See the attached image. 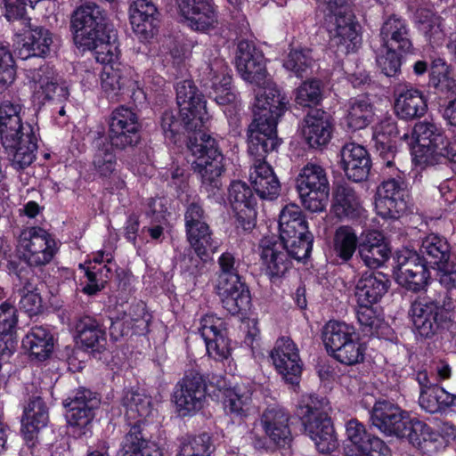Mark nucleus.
<instances>
[{
    "instance_id": "c756f323",
    "label": "nucleus",
    "mask_w": 456,
    "mask_h": 456,
    "mask_svg": "<svg viewBox=\"0 0 456 456\" xmlns=\"http://www.w3.org/2000/svg\"><path fill=\"white\" fill-rule=\"evenodd\" d=\"M49 420L45 403L40 396L33 397L24 408L21 419V433L27 442L37 438L38 432L46 427Z\"/></svg>"
},
{
    "instance_id": "39448f33",
    "label": "nucleus",
    "mask_w": 456,
    "mask_h": 456,
    "mask_svg": "<svg viewBox=\"0 0 456 456\" xmlns=\"http://www.w3.org/2000/svg\"><path fill=\"white\" fill-rule=\"evenodd\" d=\"M326 398L304 395L297 406V415L302 421L305 434L314 442L321 453H329L338 446V440L328 411Z\"/></svg>"
},
{
    "instance_id": "bf43d9fd",
    "label": "nucleus",
    "mask_w": 456,
    "mask_h": 456,
    "mask_svg": "<svg viewBox=\"0 0 456 456\" xmlns=\"http://www.w3.org/2000/svg\"><path fill=\"white\" fill-rule=\"evenodd\" d=\"M425 13V20H420L426 41L431 47L436 48L443 45L445 40V33L444 31L443 19L440 16L433 14L425 10L420 11V14Z\"/></svg>"
},
{
    "instance_id": "7ed1b4c3",
    "label": "nucleus",
    "mask_w": 456,
    "mask_h": 456,
    "mask_svg": "<svg viewBox=\"0 0 456 456\" xmlns=\"http://www.w3.org/2000/svg\"><path fill=\"white\" fill-rule=\"evenodd\" d=\"M318 10L323 16L330 45L336 52L348 54L357 51L362 38L358 23L348 0H317Z\"/></svg>"
},
{
    "instance_id": "c03bdc74",
    "label": "nucleus",
    "mask_w": 456,
    "mask_h": 456,
    "mask_svg": "<svg viewBox=\"0 0 456 456\" xmlns=\"http://www.w3.org/2000/svg\"><path fill=\"white\" fill-rule=\"evenodd\" d=\"M456 395L450 394L443 387L436 385L420 390L419 403L420 407L429 413H436L444 411L453 405Z\"/></svg>"
},
{
    "instance_id": "412c9836",
    "label": "nucleus",
    "mask_w": 456,
    "mask_h": 456,
    "mask_svg": "<svg viewBox=\"0 0 456 456\" xmlns=\"http://www.w3.org/2000/svg\"><path fill=\"white\" fill-rule=\"evenodd\" d=\"M379 36L386 49L398 50L401 54L414 53L409 25L404 19L395 14L390 15L383 21Z\"/></svg>"
},
{
    "instance_id": "603ef678",
    "label": "nucleus",
    "mask_w": 456,
    "mask_h": 456,
    "mask_svg": "<svg viewBox=\"0 0 456 456\" xmlns=\"http://www.w3.org/2000/svg\"><path fill=\"white\" fill-rule=\"evenodd\" d=\"M214 445L208 434L184 436L179 439V452L176 456H211Z\"/></svg>"
},
{
    "instance_id": "423d86ee",
    "label": "nucleus",
    "mask_w": 456,
    "mask_h": 456,
    "mask_svg": "<svg viewBox=\"0 0 456 456\" xmlns=\"http://www.w3.org/2000/svg\"><path fill=\"white\" fill-rule=\"evenodd\" d=\"M278 119L271 118L264 121L261 118L253 119L248 130V151L254 158L249 172L252 185L259 179L274 175L272 167L265 160L268 152L275 151L281 144L277 136Z\"/></svg>"
},
{
    "instance_id": "393cba45",
    "label": "nucleus",
    "mask_w": 456,
    "mask_h": 456,
    "mask_svg": "<svg viewBox=\"0 0 456 456\" xmlns=\"http://www.w3.org/2000/svg\"><path fill=\"white\" fill-rule=\"evenodd\" d=\"M390 281L383 273L365 272L356 281L354 297L357 304L373 305L387 294Z\"/></svg>"
},
{
    "instance_id": "09e8293b",
    "label": "nucleus",
    "mask_w": 456,
    "mask_h": 456,
    "mask_svg": "<svg viewBox=\"0 0 456 456\" xmlns=\"http://www.w3.org/2000/svg\"><path fill=\"white\" fill-rule=\"evenodd\" d=\"M405 430H403L399 437L407 438L415 447L425 449L428 443L436 440L437 434L425 422L409 417V423L405 424Z\"/></svg>"
},
{
    "instance_id": "20e7f679",
    "label": "nucleus",
    "mask_w": 456,
    "mask_h": 456,
    "mask_svg": "<svg viewBox=\"0 0 456 456\" xmlns=\"http://www.w3.org/2000/svg\"><path fill=\"white\" fill-rule=\"evenodd\" d=\"M189 149L195 159L191 168L200 180L201 187L215 196L222 188V175L225 171L224 157L217 141L204 131L190 138Z\"/></svg>"
},
{
    "instance_id": "4468645a",
    "label": "nucleus",
    "mask_w": 456,
    "mask_h": 456,
    "mask_svg": "<svg viewBox=\"0 0 456 456\" xmlns=\"http://www.w3.org/2000/svg\"><path fill=\"white\" fill-rule=\"evenodd\" d=\"M179 14L195 31L208 32L219 24L218 6L215 0H175Z\"/></svg>"
},
{
    "instance_id": "69168bd1",
    "label": "nucleus",
    "mask_w": 456,
    "mask_h": 456,
    "mask_svg": "<svg viewBox=\"0 0 456 456\" xmlns=\"http://www.w3.org/2000/svg\"><path fill=\"white\" fill-rule=\"evenodd\" d=\"M309 49L291 50L284 61V67L297 77H303L313 65L314 59Z\"/></svg>"
},
{
    "instance_id": "864d4df0",
    "label": "nucleus",
    "mask_w": 456,
    "mask_h": 456,
    "mask_svg": "<svg viewBox=\"0 0 456 456\" xmlns=\"http://www.w3.org/2000/svg\"><path fill=\"white\" fill-rule=\"evenodd\" d=\"M217 265L215 285L242 281L240 275V261L233 253H222L217 259Z\"/></svg>"
},
{
    "instance_id": "49530a36",
    "label": "nucleus",
    "mask_w": 456,
    "mask_h": 456,
    "mask_svg": "<svg viewBox=\"0 0 456 456\" xmlns=\"http://www.w3.org/2000/svg\"><path fill=\"white\" fill-rule=\"evenodd\" d=\"M31 273L32 270L29 268H20L15 273L23 285V289L27 291L21 296L20 308L30 316L37 314L42 307V298L38 293L35 292L36 286L33 281V275L29 277Z\"/></svg>"
},
{
    "instance_id": "c9c22d12",
    "label": "nucleus",
    "mask_w": 456,
    "mask_h": 456,
    "mask_svg": "<svg viewBox=\"0 0 456 456\" xmlns=\"http://www.w3.org/2000/svg\"><path fill=\"white\" fill-rule=\"evenodd\" d=\"M129 430L125 435L116 456H144L150 446V434L146 423L127 422Z\"/></svg>"
},
{
    "instance_id": "9b49d317",
    "label": "nucleus",
    "mask_w": 456,
    "mask_h": 456,
    "mask_svg": "<svg viewBox=\"0 0 456 456\" xmlns=\"http://www.w3.org/2000/svg\"><path fill=\"white\" fill-rule=\"evenodd\" d=\"M207 383L204 377L197 371L184 374L174 389L173 400L178 413L191 416L200 411L206 403Z\"/></svg>"
},
{
    "instance_id": "680f3d73",
    "label": "nucleus",
    "mask_w": 456,
    "mask_h": 456,
    "mask_svg": "<svg viewBox=\"0 0 456 456\" xmlns=\"http://www.w3.org/2000/svg\"><path fill=\"white\" fill-rule=\"evenodd\" d=\"M355 314L361 330L365 335L374 336L378 334V330L383 325V319L377 314L372 305L357 304Z\"/></svg>"
},
{
    "instance_id": "cd10ccee",
    "label": "nucleus",
    "mask_w": 456,
    "mask_h": 456,
    "mask_svg": "<svg viewBox=\"0 0 456 456\" xmlns=\"http://www.w3.org/2000/svg\"><path fill=\"white\" fill-rule=\"evenodd\" d=\"M22 348L31 360L45 361L54 347V338L51 330L45 326H33L22 338Z\"/></svg>"
},
{
    "instance_id": "338daca9",
    "label": "nucleus",
    "mask_w": 456,
    "mask_h": 456,
    "mask_svg": "<svg viewBox=\"0 0 456 456\" xmlns=\"http://www.w3.org/2000/svg\"><path fill=\"white\" fill-rule=\"evenodd\" d=\"M85 271L86 277L87 278V283L84 286L82 290L87 295H95L104 288V284L107 282L110 269L106 265H93L87 267Z\"/></svg>"
},
{
    "instance_id": "2eb2a0df",
    "label": "nucleus",
    "mask_w": 456,
    "mask_h": 456,
    "mask_svg": "<svg viewBox=\"0 0 456 456\" xmlns=\"http://www.w3.org/2000/svg\"><path fill=\"white\" fill-rule=\"evenodd\" d=\"M406 198L407 191L400 177L383 181L375 200L377 214L382 218H399L407 209Z\"/></svg>"
},
{
    "instance_id": "6e6d98bb",
    "label": "nucleus",
    "mask_w": 456,
    "mask_h": 456,
    "mask_svg": "<svg viewBox=\"0 0 456 456\" xmlns=\"http://www.w3.org/2000/svg\"><path fill=\"white\" fill-rule=\"evenodd\" d=\"M288 256L297 261H303L310 256L313 248V234L307 231L305 234H297L292 238H281Z\"/></svg>"
},
{
    "instance_id": "6e6552de",
    "label": "nucleus",
    "mask_w": 456,
    "mask_h": 456,
    "mask_svg": "<svg viewBox=\"0 0 456 456\" xmlns=\"http://www.w3.org/2000/svg\"><path fill=\"white\" fill-rule=\"evenodd\" d=\"M100 398L89 389L80 387L67 398L63 404L68 408L66 419L77 437L91 435L94 411L100 405Z\"/></svg>"
},
{
    "instance_id": "0e129e2a",
    "label": "nucleus",
    "mask_w": 456,
    "mask_h": 456,
    "mask_svg": "<svg viewBox=\"0 0 456 456\" xmlns=\"http://www.w3.org/2000/svg\"><path fill=\"white\" fill-rule=\"evenodd\" d=\"M16 69L9 48L0 43V93L4 92L15 80Z\"/></svg>"
},
{
    "instance_id": "e433bc0d",
    "label": "nucleus",
    "mask_w": 456,
    "mask_h": 456,
    "mask_svg": "<svg viewBox=\"0 0 456 456\" xmlns=\"http://www.w3.org/2000/svg\"><path fill=\"white\" fill-rule=\"evenodd\" d=\"M374 109L366 96L351 98L346 104L344 123L353 131L367 127L373 120Z\"/></svg>"
},
{
    "instance_id": "ddd939ff",
    "label": "nucleus",
    "mask_w": 456,
    "mask_h": 456,
    "mask_svg": "<svg viewBox=\"0 0 456 456\" xmlns=\"http://www.w3.org/2000/svg\"><path fill=\"white\" fill-rule=\"evenodd\" d=\"M176 101L179 115L183 117L187 128L199 129L204 126L208 120L206 102L192 81L183 80L177 83Z\"/></svg>"
},
{
    "instance_id": "79ce46f5",
    "label": "nucleus",
    "mask_w": 456,
    "mask_h": 456,
    "mask_svg": "<svg viewBox=\"0 0 456 456\" xmlns=\"http://www.w3.org/2000/svg\"><path fill=\"white\" fill-rule=\"evenodd\" d=\"M280 238H292L308 231L307 222L299 206L288 204L279 216Z\"/></svg>"
},
{
    "instance_id": "0eeeda50",
    "label": "nucleus",
    "mask_w": 456,
    "mask_h": 456,
    "mask_svg": "<svg viewBox=\"0 0 456 456\" xmlns=\"http://www.w3.org/2000/svg\"><path fill=\"white\" fill-rule=\"evenodd\" d=\"M451 307V298L447 291L438 294L437 297H421L411 306L413 330L417 336L430 338L437 333L445 317L444 310Z\"/></svg>"
},
{
    "instance_id": "f257e3e1",
    "label": "nucleus",
    "mask_w": 456,
    "mask_h": 456,
    "mask_svg": "<svg viewBox=\"0 0 456 456\" xmlns=\"http://www.w3.org/2000/svg\"><path fill=\"white\" fill-rule=\"evenodd\" d=\"M235 64L241 78L257 86L253 108L254 119H279L289 102L277 85L268 77L262 52L252 43L241 40L238 44Z\"/></svg>"
},
{
    "instance_id": "a19ab883",
    "label": "nucleus",
    "mask_w": 456,
    "mask_h": 456,
    "mask_svg": "<svg viewBox=\"0 0 456 456\" xmlns=\"http://www.w3.org/2000/svg\"><path fill=\"white\" fill-rule=\"evenodd\" d=\"M331 249L340 264L350 261L356 249L359 250V238L355 230L349 225H341L337 228Z\"/></svg>"
},
{
    "instance_id": "473e14b6",
    "label": "nucleus",
    "mask_w": 456,
    "mask_h": 456,
    "mask_svg": "<svg viewBox=\"0 0 456 456\" xmlns=\"http://www.w3.org/2000/svg\"><path fill=\"white\" fill-rule=\"evenodd\" d=\"M121 403L127 422L146 423L153 411L151 397L138 390L125 391Z\"/></svg>"
},
{
    "instance_id": "8fccbe9b",
    "label": "nucleus",
    "mask_w": 456,
    "mask_h": 456,
    "mask_svg": "<svg viewBox=\"0 0 456 456\" xmlns=\"http://www.w3.org/2000/svg\"><path fill=\"white\" fill-rule=\"evenodd\" d=\"M93 165L100 177H113L117 180L116 189H122L125 186V182L118 175L117 158L110 149H99L94 156Z\"/></svg>"
},
{
    "instance_id": "3c124183",
    "label": "nucleus",
    "mask_w": 456,
    "mask_h": 456,
    "mask_svg": "<svg viewBox=\"0 0 456 456\" xmlns=\"http://www.w3.org/2000/svg\"><path fill=\"white\" fill-rule=\"evenodd\" d=\"M297 188H330L326 169L320 164L309 162L299 171Z\"/></svg>"
},
{
    "instance_id": "b1692460",
    "label": "nucleus",
    "mask_w": 456,
    "mask_h": 456,
    "mask_svg": "<svg viewBox=\"0 0 456 456\" xmlns=\"http://www.w3.org/2000/svg\"><path fill=\"white\" fill-rule=\"evenodd\" d=\"M290 415L279 405L267 407L261 416V424L266 436L275 444L284 447L292 441L289 426Z\"/></svg>"
},
{
    "instance_id": "37998d69",
    "label": "nucleus",
    "mask_w": 456,
    "mask_h": 456,
    "mask_svg": "<svg viewBox=\"0 0 456 456\" xmlns=\"http://www.w3.org/2000/svg\"><path fill=\"white\" fill-rule=\"evenodd\" d=\"M224 410L233 418L243 419L249 415L252 409V393L235 386L224 389Z\"/></svg>"
},
{
    "instance_id": "a878e982",
    "label": "nucleus",
    "mask_w": 456,
    "mask_h": 456,
    "mask_svg": "<svg viewBox=\"0 0 456 456\" xmlns=\"http://www.w3.org/2000/svg\"><path fill=\"white\" fill-rule=\"evenodd\" d=\"M332 124L330 115L323 110H314L305 118L302 134L311 148H320L328 144L331 138Z\"/></svg>"
},
{
    "instance_id": "1a4fd4ad",
    "label": "nucleus",
    "mask_w": 456,
    "mask_h": 456,
    "mask_svg": "<svg viewBox=\"0 0 456 456\" xmlns=\"http://www.w3.org/2000/svg\"><path fill=\"white\" fill-rule=\"evenodd\" d=\"M19 248L29 269L47 265L57 251L55 240L37 226L28 227L20 232Z\"/></svg>"
},
{
    "instance_id": "4be33fe9",
    "label": "nucleus",
    "mask_w": 456,
    "mask_h": 456,
    "mask_svg": "<svg viewBox=\"0 0 456 456\" xmlns=\"http://www.w3.org/2000/svg\"><path fill=\"white\" fill-rule=\"evenodd\" d=\"M341 166L346 176L355 183L369 176L371 160L367 150L355 142H347L340 150Z\"/></svg>"
},
{
    "instance_id": "bb28decb",
    "label": "nucleus",
    "mask_w": 456,
    "mask_h": 456,
    "mask_svg": "<svg viewBox=\"0 0 456 456\" xmlns=\"http://www.w3.org/2000/svg\"><path fill=\"white\" fill-rule=\"evenodd\" d=\"M22 41L15 47V53L18 58L24 61L31 57L45 58L50 53L53 42L52 32L44 27L28 30Z\"/></svg>"
},
{
    "instance_id": "6ab92c4d",
    "label": "nucleus",
    "mask_w": 456,
    "mask_h": 456,
    "mask_svg": "<svg viewBox=\"0 0 456 456\" xmlns=\"http://www.w3.org/2000/svg\"><path fill=\"white\" fill-rule=\"evenodd\" d=\"M189 247L179 256L178 265L185 279L195 282L201 276L210 253L217 249L215 242L188 241Z\"/></svg>"
},
{
    "instance_id": "4d7b16f0",
    "label": "nucleus",
    "mask_w": 456,
    "mask_h": 456,
    "mask_svg": "<svg viewBox=\"0 0 456 456\" xmlns=\"http://www.w3.org/2000/svg\"><path fill=\"white\" fill-rule=\"evenodd\" d=\"M330 354L345 365H354L363 362L365 346L359 341L355 335V337L350 338Z\"/></svg>"
},
{
    "instance_id": "4c0bfd02",
    "label": "nucleus",
    "mask_w": 456,
    "mask_h": 456,
    "mask_svg": "<svg viewBox=\"0 0 456 456\" xmlns=\"http://www.w3.org/2000/svg\"><path fill=\"white\" fill-rule=\"evenodd\" d=\"M129 68L121 63L117 66H104L102 73V88L110 100H118V96L123 94L131 83Z\"/></svg>"
},
{
    "instance_id": "f8f14e48",
    "label": "nucleus",
    "mask_w": 456,
    "mask_h": 456,
    "mask_svg": "<svg viewBox=\"0 0 456 456\" xmlns=\"http://www.w3.org/2000/svg\"><path fill=\"white\" fill-rule=\"evenodd\" d=\"M138 117L130 108L123 105L113 110L109 122L108 136L112 147L125 150L140 142Z\"/></svg>"
},
{
    "instance_id": "9d476101",
    "label": "nucleus",
    "mask_w": 456,
    "mask_h": 456,
    "mask_svg": "<svg viewBox=\"0 0 456 456\" xmlns=\"http://www.w3.org/2000/svg\"><path fill=\"white\" fill-rule=\"evenodd\" d=\"M71 26L74 41L78 47L94 46V40L106 32V15L94 3H86L73 13Z\"/></svg>"
},
{
    "instance_id": "aec40b11",
    "label": "nucleus",
    "mask_w": 456,
    "mask_h": 456,
    "mask_svg": "<svg viewBox=\"0 0 456 456\" xmlns=\"http://www.w3.org/2000/svg\"><path fill=\"white\" fill-rule=\"evenodd\" d=\"M409 413L399 406L388 401H379L373 406L370 419L384 434L399 437L405 430V424L409 423Z\"/></svg>"
},
{
    "instance_id": "5701e85b",
    "label": "nucleus",
    "mask_w": 456,
    "mask_h": 456,
    "mask_svg": "<svg viewBox=\"0 0 456 456\" xmlns=\"http://www.w3.org/2000/svg\"><path fill=\"white\" fill-rule=\"evenodd\" d=\"M159 12L155 4L148 0H136L129 9L130 22L141 41L152 38L159 26Z\"/></svg>"
},
{
    "instance_id": "774afa93",
    "label": "nucleus",
    "mask_w": 456,
    "mask_h": 456,
    "mask_svg": "<svg viewBox=\"0 0 456 456\" xmlns=\"http://www.w3.org/2000/svg\"><path fill=\"white\" fill-rule=\"evenodd\" d=\"M322 100L321 81L312 79L304 82L297 89L296 102L305 107L317 105Z\"/></svg>"
},
{
    "instance_id": "f03ea898",
    "label": "nucleus",
    "mask_w": 456,
    "mask_h": 456,
    "mask_svg": "<svg viewBox=\"0 0 456 456\" xmlns=\"http://www.w3.org/2000/svg\"><path fill=\"white\" fill-rule=\"evenodd\" d=\"M21 110L19 102L5 100L0 103V143L15 169L30 166L37 149L36 131L22 122Z\"/></svg>"
},
{
    "instance_id": "7c9ffc66",
    "label": "nucleus",
    "mask_w": 456,
    "mask_h": 456,
    "mask_svg": "<svg viewBox=\"0 0 456 456\" xmlns=\"http://www.w3.org/2000/svg\"><path fill=\"white\" fill-rule=\"evenodd\" d=\"M398 134L396 122L391 118H384L375 127L373 133L375 147L387 167H392L394 165L395 139Z\"/></svg>"
},
{
    "instance_id": "a211bd4d",
    "label": "nucleus",
    "mask_w": 456,
    "mask_h": 456,
    "mask_svg": "<svg viewBox=\"0 0 456 456\" xmlns=\"http://www.w3.org/2000/svg\"><path fill=\"white\" fill-rule=\"evenodd\" d=\"M262 271L270 280L283 277L291 267V260L282 244L273 238H264L259 244Z\"/></svg>"
},
{
    "instance_id": "f3484780",
    "label": "nucleus",
    "mask_w": 456,
    "mask_h": 456,
    "mask_svg": "<svg viewBox=\"0 0 456 456\" xmlns=\"http://www.w3.org/2000/svg\"><path fill=\"white\" fill-rule=\"evenodd\" d=\"M413 134L418 144L426 149L427 154L447 159L455 165L456 172V141L448 142L441 129L431 122L417 123Z\"/></svg>"
},
{
    "instance_id": "58836bf2",
    "label": "nucleus",
    "mask_w": 456,
    "mask_h": 456,
    "mask_svg": "<svg viewBox=\"0 0 456 456\" xmlns=\"http://www.w3.org/2000/svg\"><path fill=\"white\" fill-rule=\"evenodd\" d=\"M333 210L339 218H356L363 208L355 191L346 183L338 184L334 191Z\"/></svg>"
},
{
    "instance_id": "c85d7f7f",
    "label": "nucleus",
    "mask_w": 456,
    "mask_h": 456,
    "mask_svg": "<svg viewBox=\"0 0 456 456\" xmlns=\"http://www.w3.org/2000/svg\"><path fill=\"white\" fill-rule=\"evenodd\" d=\"M184 227L187 241L214 242L207 214L200 201H192L186 206Z\"/></svg>"
},
{
    "instance_id": "e2e57ef3",
    "label": "nucleus",
    "mask_w": 456,
    "mask_h": 456,
    "mask_svg": "<svg viewBox=\"0 0 456 456\" xmlns=\"http://www.w3.org/2000/svg\"><path fill=\"white\" fill-rule=\"evenodd\" d=\"M430 273L428 267L419 270H405L404 273H396L397 282L408 290L419 292L426 288Z\"/></svg>"
},
{
    "instance_id": "052dcab7",
    "label": "nucleus",
    "mask_w": 456,
    "mask_h": 456,
    "mask_svg": "<svg viewBox=\"0 0 456 456\" xmlns=\"http://www.w3.org/2000/svg\"><path fill=\"white\" fill-rule=\"evenodd\" d=\"M228 199L234 211L253 208L256 204L252 189L242 181H233L231 183Z\"/></svg>"
},
{
    "instance_id": "ea45409f",
    "label": "nucleus",
    "mask_w": 456,
    "mask_h": 456,
    "mask_svg": "<svg viewBox=\"0 0 456 456\" xmlns=\"http://www.w3.org/2000/svg\"><path fill=\"white\" fill-rule=\"evenodd\" d=\"M419 254L427 265L436 268L450 260L451 248L445 238L432 233L423 239Z\"/></svg>"
},
{
    "instance_id": "72a5a7b5",
    "label": "nucleus",
    "mask_w": 456,
    "mask_h": 456,
    "mask_svg": "<svg viewBox=\"0 0 456 456\" xmlns=\"http://www.w3.org/2000/svg\"><path fill=\"white\" fill-rule=\"evenodd\" d=\"M75 330L77 338L86 349L100 351L106 343V332L102 325L94 317L84 315L77 319Z\"/></svg>"
},
{
    "instance_id": "f704fd0d",
    "label": "nucleus",
    "mask_w": 456,
    "mask_h": 456,
    "mask_svg": "<svg viewBox=\"0 0 456 456\" xmlns=\"http://www.w3.org/2000/svg\"><path fill=\"white\" fill-rule=\"evenodd\" d=\"M427 108V102L422 93L412 87L403 89L395 102L396 115L405 120L423 116Z\"/></svg>"
},
{
    "instance_id": "a18cd8bd",
    "label": "nucleus",
    "mask_w": 456,
    "mask_h": 456,
    "mask_svg": "<svg viewBox=\"0 0 456 456\" xmlns=\"http://www.w3.org/2000/svg\"><path fill=\"white\" fill-rule=\"evenodd\" d=\"M355 329L344 322L330 321L322 330V341L329 354L355 337Z\"/></svg>"
},
{
    "instance_id": "5fc2aeb1",
    "label": "nucleus",
    "mask_w": 456,
    "mask_h": 456,
    "mask_svg": "<svg viewBox=\"0 0 456 456\" xmlns=\"http://www.w3.org/2000/svg\"><path fill=\"white\" fill-rule=\"evenodd\" d=\"M94 46H82L83 50H89L94 52L97 62L102 63L105 66H117L119 62L118 55L119 51L115 43L110 42V37L106 34L102 37H98L94 40Z\"/></svg>"
},
{
    "instance_id": "13d9d810",
    "label": "nucleus",
    "mask_w": 456,
    "mask_h": 456,
    "mask_svg": "<svg viewBox=\"0 0 456 456\" xmlns=\"http://www.w3.org/2000/svg\"><path fill=\"white\" fill-rule=\"evenodd\" d=\"M330 188H297L303 207L312 213L325 211Z\"/></svg>"
},
{
    "instance_id": "de8ad7c7",
    "label": "nucleus",
    "mask_w": 456,
    "mask_h": 456,
    "mask_svg": "<svg viewBox=\"0 0 456 456\" xmlns=\"http://www.w3.org/2000/svg\"><path fill=\"white\" fill-rule=\"evenodd\" d=\"M200 76L201 77L200 83L206 90H208V86H216L218 83L229 86L232 82L228 66L224 60L219 57L205 63L200 69Z\"/></svg>"
},
{
    "instance_id": "dca6fc26",
    "label": "nucleus",
    "mask_w": 456,
    "mask_h": 456,
    "mask_svg": "<svg viewBox=\"0 0 456 456\" xmlns=\"http://www.w3.org/2000/svg\"><path fill=\"white\" fill-rule=\"evenodd\" d=\"M271 358L282 379L292 386H298L303 363L297 345L289 338L277 339Z\"/></svg>"
},
{
    "instance_id": "2f4dec72",
    "label": "nucleus",
    "mask_w": 456,
    "mask_h": 456,
    "mask_svg": "<svg viewBox=\"0 0 456 456\" xmlns=\"http://www.w3.org/2000/svg\"><path fill=\"white\" fill-rule=\"evenodd\" d=\"M215 289L223 307L232 315L247 310L250 304L249 290L242 281L215 285Z\"/></svg>"
}]
</instances>
